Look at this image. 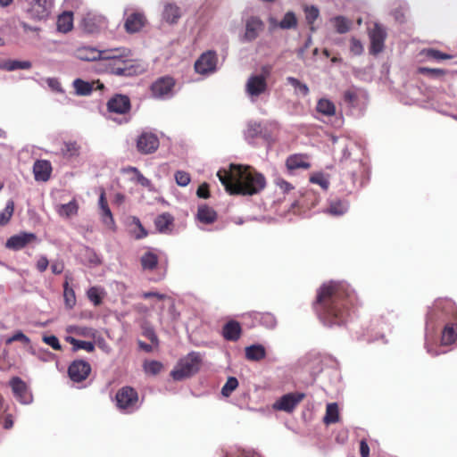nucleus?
Listing matches in <instances>:
<instances>
[{"mask_svg":"<svg viewBox=\"0 0 457 457\" xmlns=\"http://www.w3.org/2000/svg\"><path fill=\"white\" fill-rule=\"evenodd\" d=\"M457 340V324L455 323H448L445 326L442 336L441 342L445 345H450L455 343Z\"/></svg>","mask_w":457,"mask_h":457,"instance_id":"bb28decb","label":"nucleus"},{"mask_svg":"<svg viewBox=\"0 0 457 457\" xmlns=\"http://www.w3.org/2000/svg\"><path fill=\"white\" fill-rule=\"evenodd\" d=\"M176 80L171 76H162L150 86V96L156 100H167L175 95Z\"/></svg>","mask_w":457,"mask_h":457,"instance_id":"423d86ee","label":"nucleus"},{"mask_svg":"<svg viewBox=\"0 0 457 457\" xmlns=\"http://www.w3.org/2000/svg\"><path fill=\"white\" fill-rule=\"evenodd\" d=\"M159 262L158 255L152 252L147 251L140 257V264L144 270H154L157 268Z\"/></svg>","mask_w":457,"mask_h":457,"instance_id":"cd10ccee","label":"nucleus"},{"mask_svg":"<svg viewBox=\"0 0 457 457\" xmlns=\"http://www.w3.org/2000/svg\"><path fill=\"white\" fill-rule=\"evenodd\" d=\"M202 363L199 353L192 352L181 359L176 368L171 371V377L175 380H182L195 374Z\"/></svg>","mask_w":457,"mask_h":457,"instance_id":"20e7f679","label":"nucleus"},{"mask_svg":"<svg viewBox=\"0 0 457 457\" xmlns=\"http://www.w3.org/2000/svg\"><path fill=\"white\" fill-rule=\"evenodd\" d=\"M364 51V47L361 40L352 37L350 39V52L353 55H361Z\"/></svg>","mask_w":457,"mask_h":457,"instance_id":"13d9d810","label":"nucleus"},{"mask_svg":"<svg viewBox=\"0 0 457 457\" xmlns=\"http://www.w3.org/2000/svg\"><path fill=\"white\" fill-rule=\"evenodd\" d=\"M227 457H260L258 454L245 450H237L230 453Z\"/></svg>","mask_w":457,"mask_h":457,"instance_id":"338daca9","label":"nucleus"},{"mask_svg":"<svg viewBox=\"0 0 457 457\" xmlns=\"http://www.w3.org/2000/svg\"><path fill=\"white\" fill-rule=\"evenodd\" d=\"M173 224V217L170 213L158 215L154 220L156 229L161 233L170 231Z\"/></svg>","mask_w":457,"mask_h":457,"instance_id":"7c9ffc66","label":"nucleus"},{"mask_svg":"<svg viewBox=\"0 0 457 457\" xmlns=\"http://www.w3.org/2000/svg\"><path fill=\"white\" fill-rule=\"evenodd\" d=\"M347 209V204L342 200L337 199L329 203V205L327 208V212L334 216H340L345 213Z\"/></svg>","mask_w":457,"mask_h":457,"instance_id":"473e14b6","label":"nucleus"},{"mask_svg":"<svg viewBox=\"0 0 457 457\" xmlns=\"http://www.w3.org/2000/svg\"><path fill=\"white\" fill-rule=\"evenodd\" d=\"M336 105L335 104L327 98H320L317 102L316 111L328 117L334 116L336 114Z\"/></svg>","mask_w":457,"mask_h":457,"instance_id":"c756f323","label":"nucleus"},{"mask_svg":"<svg viewBox=\"0 0 457 457\" xmlns=\"http://www.w3.org/2000/svg\"><path fill=\"white\" fill-rule=\"evenodd\" d=\"M342 170L343 178H349L354 186L359 179H362L367 171V168L359 160H345L343 162Z\"/></svg>","mask_w":457,"mask_h":457,"instance_id":"6e6552de","label":"nucleus"},{"mask_svg":"<svg viewBox=\"0 0 457 457\" xmlns=\"http://www.w3.org/2000/svg\"><path fill=\"white\" fill-rule=\"evenodd\" d=\"M43 341L54 350L60 351L62 349V345L59 342V339L57 338V337L54 335L44 336Z\"/></svg>","mask_w":457,"mask_h":457,"instance_id":"052dcab7","label":"nucleus"},{"mask_svg":"<svg viewBox=\"0 0 457 457\" xmlns=\"http://www.w3.org/2000/svg\"><path fill=\"white\" fill-rule=\"evenodd\" d=\"M53 0H30L28 14L34 20H44L50 14Z\"/></svg>","mask_w":457,"mask_h":457,"instance_id":"f8f14e48","label":"nucleus"},{"mask_svg":"<svg viewBox=\"0 0 457 457\" xmlns=\"http://www.w3.org/2000/svg\"><path fill=\"white\" fill-rule=\"evenodd\" d=\"M13 212L14 202L12 200H9L6 203L5 208L0 212V226H4L10 221Z\"/></svg>","mask_w":457,"mask_h":457,"instance_id":"79ce46f5","label":"nucleus"},{"mask_svg":"<svg viewBox=\"0 0 457 457\" xmlns=\"http://www.w3.org/2000/svg\"><path fill=\"white\" fill-rule=\"evenodd\" d=\"M310 181L320 185L323 189H328L329 186V181L322 174H316L312 176Z\"/></svg>","mask_w":457,"mask_h":457,"instance_id":"e2e57ef3","label":"nucleus"},{"mask_svg":"<svg viewBox=\"0 0 457 457\" xmlns=\"http://www.w3.org/2000/svg\"><path fill=\"white\" fill-rule=\"evenodd\" d=\"M91 372L90 364L84 360L73 361L68 368L70 378L76 383L86 380Z\"/></svg>","mask_w":457,"mask_h":457,"instance_id":"9d476101","label":"nucleus"},{"mask_svg":"<svg viewBox=\"0 0 457 457\" xmlns=\"http://www.w3.org/2000/svg\"><path fill=\"white\" fill-rule=\"evenodd\" d=\"M87 297L96 306L102 303V296L99 289L96 287H92L87 290Z\"/></svg>","mask_w":457,"mask_h":457,"instance_id":"4d7b16f0","label":"nucleus"},{"mask_svg":"<svg viewBox=\"0 0 457 457\" xmlns=\"http://www.w3.org/2000/svg\"><path fill=\"white\" fill-rule=\"evenodd\" d=\"M355 292L343 282L329 281L318 290L312 307L326 326L345 324L357 304Z\"/></svg>","mask_w":457,"mask_h":457,"instance_id":"f257e3e1","label":"nucleus"},{"mask_svg":"<svg viewBox=\"0 0 457 457\" xmlns=\"http://www.w3.org/2000/svg\"><path fill=\"white\" fill-rule=\"evenodd\" d=\"M306 154H291L286 160V167L290 171L297 169L308 170L311 167V164L306 161Z\"/></svg>","mask_w":457,"mask_h":457,"instance_id":"5701e85b","label":"nucleus"},{"mask_svg":"<svg viewBox=\"0 0 457 457\" xmlns=\"http://www.w3.org/2000/svg\"><path fill=\"white\" fill-rule=\"evenodd\" d=\"M267 81L262 76L252 75L249 77L245 91L251 96H259L267 90Z\"/></svg>","mask_w":457,"mask_h":457,"instance_id":"dca6fc26","label":"nucleus"},{"mask_svg":"<svg viewBox=\"0 0 457 457\" xmlns=\"http://www.w3.org/2000/svg\"><path fill=\"white\" fill-rule=\"evenodd\" d=\"M287 81L294 87L295 90H298L301 95L303 96H306L309 95V87L306 84L302 83L299 79L294 78V77H287Z\"/></svg>","mask_w":457,"mask_h":457,"instance_id":"de8ad7c7","label":"nucleus"},{"mask_svg":"<svg viewBox=\"0 0 457 457\" xmlns=\"http://www.w3.org/2000/svg\"><path fill=\"white\" fill-rule=\"evenodd\" d=\"M323 420L327 425L336 423L339 420V411L336 403H328L327 405L326 414Z\"/></svg>","mask_w":457,"mask_h":457,"instance_id":"72a5a7b5","label":"nucleus"},{"mask_svg":"<svg viewBox=\"0 0 457 457\" xmlns=\"http://www.w3.org/2000/svg\"><path fill=\"white\" fill-rule=\"evenodd\" d=\"M304 12H305L306 21L310 25L311 30L313 31L314 30L313 23L319 18L320 11L317 7L312 5V6H305Z\"/></svg>","mask_w":457,"mask_h":457,"instance_id":"c03bdc74","label":"nucleus"},{"mask_svg":"<svg viewBox=\"0 0 457 457\" xmlns=\"http://www.w3.org/2000/svg\"><path fill=\"white\" fill-rule=\"evenodd\" d=\"M37 241V236L31 232H21L10 237L5 242V247L12 251H20L29 244Z\"/></svg>","mask_w":457,"mask_h":457,"instance_id":"4468645a","label":"nucleus"},{"mask_svg":"<svg viewBox=\"0 0 457 457\" xmlns=\"http://www.w3.org/2000/svg\"><path fill=\"white\" fill-rule=\"evenodd\" d=\"M100 212L102 222L111 230L115 231V221L110 208H104Z\"/></svg>","mask_w":457,"mask_h":457,"instance_id":"a18cd8bd","label":"nucleus"},{"mask_svg":"<svg viewBox=\"0 0 457 457\" xmlns=\"http://www.w3.org/2000/svg\"><path fill=\"white\" fill-rule=\"evenodd\" d=\"M73 87L76 94L79 96H88L93 90L92 85L81 79H76L73 81Z\"/></svg>","mask_w":457,"mask_h":457,"instance_id":"ea45409f","label":"nucleus"},{"mask_svg":"<svg viewBox=\"0 0 457 457\" xmlns=\"http://www.w3.org/2000/svg\"><path fill=\"white\" fill-rule=\"evenodd\" d=\"M368 36L370 38V54L371 55H378L382 53L387 36L386 29L378 23H375L373 28L369 29Z\"/></svg>","mask_w":457,"mask_h":457,"instance_id":"0eeeda50","label":"nucleus"},{"mask_svg":"<svg viewBox=\"0 0 457 457\" xmlns=\"http://www.w3.org/2000/svg\"><path fill=\"white\" fill-rule=\"evenodd\" d=\"M163 366L160 361H151L148 362H145L144 365L145 371L151 375H157L161 372Z\"/></svg>","mask_w":457,"mask_h":457,"instance_id":"864d4df0","label":"nucleus"},{"mask_svg":"<svg viewBox=\"0 0 457 457\" xmlns=\"http://www.w3.org/2000/svg\"><path fill=\"white\" fill-rule=\"evenodd\" d=\"M31 67V63L28 61L8 60L3 64V68L12 71L15 70H28Z\"/></svg>","mask_w":457,"mask_h":457,"instance_id":"a19ab883","label":"nucleus"},{"mask_svg":"<svg viewBox=\"0 0 457 457\" xmlns=\"http://www.w3.org/2000/svg\"><path fill=\"white\" fill-rule=\"evenodd\" d=\"M275 184L283 193H289L294 189V187L291 183L287 182L284 179L278 178L275 180Z\"/></svg>","mask_w":457,"mask_h":457,"instance_id":"0e129e2a","label":"nucleus"},{"mask_svg":"<svg viewBox=\"0 0 457 457\" xmlns=\"http://www.w3.org/2000/svg\"><path fill=\"white\" fill-rule=\"evenodd\" d=\"M175 180L179 186L186 187L190 183L191 178L189 173L183 170H178L175 173Z\"/></svg>","mask_w":457,"mask_h":457,"instance_id":"6e6d98bb","label":"nucleus"},{"mask_svg":"<svg viewBox=\"0 0 457 457\" xmlns=\"http://www.w3.org/2000/svg\"><path fill=\"white\" fill-rule=\"evenodd\" d=\"M10 386L12 387V390L13 394L22 402L27 403L28 402V387L26 383L21 380L19 377H13L10 380Z\"/></svg>","mask_w":457,"mask_h":457,"instance_id":"b1692460","label":"nucleus"},{"mask_svg":"<svg viewBox=\"0 0 457 457\" xmlns=\"http://www.w3.org/2000/svg\"><path fill=\"white\" fill-rule=\"evenodd\" d=\"M238 386V381L235 377H229L221 389V394L228 397Z\"/></svg>","mask_w":457,"mask_h":457,"instance_id":"3c124183","label":"nucleus"},{"mask_svg":"<svg viewBox=\"0 0 457 457\" xmlns=\"http://www.w3.org/2000/svg\"><path fill=\"white\" fill-rule=\"evenodd\" d=\"M33 173L37 181H47L52 173V165L49 161L37 160L33 165Z\"/></svg>","mask_w":457,"mask_h":457,"instance_id":"aec40b11","label":"nucleus"},{"mask_svg":"<svg viewBox=\"0 0 457 457\" xmlns=\"http://www.w3.org/2000/svg\"><path fill=\"white\" fill-rule=\"evenodd\" d=\"M61 151L64 156L72 157L79 154V146L76 142H64Z\"/></svg>","mask_w":457,"mask_h":457,"instance_id":"8fccbe9b","label":"nucleus"},{"mask_svg":"<svg viewBox=\"0 0 457 457\" xmlns=\"http://www.w3.org/2000/svg\"><path fill=\"white\" fill-rule=\"evenodd\" d=\"M83 29L87 33H95L99 29V26L96 24V19L94 16L87 15L82 20Z\"/></svg>","mask_w":457,"mask_h":457,"instance_id":"49530a36","label":"nucleus"},{"mask_svg":"<svg viewBox=\"0 0 457 457\" xmlns=\"http://www.w3.org/2000/svg\"><path fill=\"white\" fill-rule=\"evenodd\" d=\"M217 176L229 195H253L266 186L265 177L251 166L231 163L221 169Z\"/></svg>","mask_w":457,"mask_h":457,"instance_id":"f03ea898","label":"nucleus"},{"mask_svg":"<svg viewBox=\"0 0 457 457\" xmlns=\"http://www.w3.org/2000/svg\"><path fill=\"white\" fill-rule=\"evenodd\" d=\"M146 19L142 12H133L128 16L125 21L124 28L128 33H136L142 29L145 25Z\"/></svg>","mask_w":457,"mask_h":457,"instance_id":"a211bd4d","label":"nucleus"},{"mask_svg":"<svg viewBox=\"0 0 457 457\" xmlns=\"http://www.w3.org/2000/svg\"><path fill=\"white\" fill-rule=\"evenodd\" d=\"M67 341L73 346V351L83 349L92 353L95 350V345L92 342L79 340L72 337H68Z\"/></svg>","mask_w":457,"mask_h":457,"instance_id":"e433bc0d","label":"nucleus"},{"mask_svg":"<svg viewBox=\"0 0 457 457\" xmlns=\"http://www.w3.org/2000/svg\"><path fill=\"white\" fill-rule=\"evenodd\" d=\"M245 358L248 361H259L266 357V350L262 345H252L245 347Z\"/></svg>","mask_w":457,"mask_h":457,"instance_id":"a878e982","label":"nucleus"},{"mask_svg":"<svg viewBox=\"0 0 457 457\" xmlns=\"http://www.w3.org/2000/svg\"><path fill=\"white\" fill-rule=\"evenodd\" d=\"M49 265L48 259L46 256H40L37 261L36 268L39 272H44L46 270Z\"/></svg>","mask_w":457,"mask_h":457,"instance_id":"774afa93","label":"nucleus"},{"mask_svg":"<svg viewBox=\"0 0 457 457\" xmlns=\"http://www.w3.org/2000/svg\"><path fill=\"white\" fill-rule=\"evenodd\" d=\"M436 311H441L442 312H451L454 319L457 320V309L454 303L449 299H439L436 300L434 307L428 312L427 320L433 322L436 320Z\"/></svg>","mask_w":457,"mask_h":457,"instance_id":"2eb2a0df","label":"nucleus"},{"mask_svg":"<svg viewBox=\"0 0 457 457\" xmlns=\"http://www.w3.org/2000/svg\"><path fill=\"white\" fill-rule=\"evenodd\" d=\"M253 318L259 320L260 322L268 328H275L277 320L270 312H253Z\"/></svg>","mask_w":457,"mask_h":457,"instance_id":"c9c22d12","label":"nucleus"},{"mask_svg":"<svg viewBox=\"0 0 457 457\" xmlns=\"http://www.w3.org/2000/svg\"><path fill=\"white\" fill-rule=\"evenodd\" d=\"M63 298L65 306L68 309H72L76 304V295L74 290L69 286V282L66 280L63 283Z\"/></svg>","mask_w":457,"mask_h":457,"instance_id":"58836bf2","label":"nucleus"},{"mask_svg":"<svg viewBox=\"0 0 457 457\" xmlns=\"http://www.w3.org/2000/svg\"><path fill=\"white\" fill-rule=\"evenodd\" d=\"M221 335L227 341L237 342L241 337L242 327L237 320H228L224 324Z\"/></svg>","mask_w":457,"mask_h":457,"instance_id":"6ab92c4d","label":"nucleus"},{"mask_svg":"<svg viewBox=\"0 0 457 457\" xmlns=\"http://www.w3.org/2000/svg\"><path fill=\"white\" fill-rule=\"evenodd\" d=\"M162 15L167 22L176 23L180 17V11L177 5L169 4L165 5Z\"/></svg>","mask_w":457,"mask_h":457,"instance_id":"f704fd0d","label":"nucleus"},{"mask_svg":"<svg viewBox=\"0 0 457 457\" xmlns=\"http://www.w3.org/2000/svg\"><path fill=\"white\" fill-rule=\"evenodd\" d=\"M106 107L110 113L126 115L131 110V102L128 96L115 94L107 101Z\"/></svg>","mask_w":457,"mask_h":457,"instance_id":"1a4fd4ad","label":"nucleus"},{"mask_svg":"<svg viewBox=\"0 0 457 457\" xmlns=\"http://www.w3.org/2000/svg\"><path fill=\"white\" fill-rule=\"evenodd\" d=\"M422 53L426 57L435 60H448L452 58V55L434 48L424 49Z\"/></svg>","mask_w":457,"mask_h":457,"instance_id":"09e8293b","label":"nucleus"},{"mask_svg":"<svg viewBox=\"0 0 457 457\" xmlns=\"http://www.w3.org/2000/svg\"><path fill=\"white\" fill-rule=\"evenodd\" d=\"M127 51L123 49H112L104 51V60L107 61V68L112 74L120 76H131L136 73V67L132 60L128 58Z\"/></svg>","mask_w":457,"mask_h":457,"instance_id":"7ed1b4c3","label":"nucleus"},{"mask_svg":"<svg viewBox=\"0 0 457 457\" xmlns=\"http://www.w3.org/2000/svg\"><path fill=\"white\" fill-rule=\"evenodd\" d=\"M104 51H99L90 46H81L75 52L76 57L82 61L92 62L96 60H104Z\"/></svg>","mask_w":457,"mask_h":457,"instance_id":"4be33fe9","label":"nucleus"},{"mask_svg":"<svg viewBox=\"0 0 457 457\" xmlns=\"http://www.w3.org/2000/svg\"><path fill=\"white\" fill-rule=\"evenodd\" d=\"M304 397L303 394H287L274 403V408L285 411H292Z\"/></svg>","mask_w":457,"mask_h":457,"instance_id":"f3484780","label":"nucleus"},{"mask_svg":"<svg viewBox=\"0 0 457 457\" xmlns=\"http://www.w3.org/2000/svg\"><path fill=\"white\" fill-rule=\"evenodd\" d=\"M358 99L357 91L353 88L347 89L344 92V100L345 103L353 105Z\"/></svg>","mask_w":457,"mask_h":457,"instance_id":"680f3d73","label":"nucleus"},{"mask_svg":"<svg viewBox=\"0 0 457 457\" xmlns=\"http://www.w3.org/2000/svg\"><path fill=\"white\" fill-rule=\"evenodd\" d=\"M297 25V19L293 12H287L280 21L278 27L283 29H294Z\"/></svg>","mask_w":457,"mask_h":457,"instance_id":"37998d69","label":"nucleus"},{"mask_svg":"<svg viewBox=\"0 0 457 457\" xmlns=\"http://www.w3.org/2000/svg\"><path fill=\"white\" fill-rule=\"evenodd\" d=\"M128 170L135 173L136 179L138 184L143 187H148L150 185V180L146 179L136 167H129Z\"/></svg>","mask_w":457,"mask_h":457,"instance_id":"bf43d9fd","label":"nucleus"},{"mask_svg":"<svg viewBox=\"0 0 457 457\" xmlns=\"http://www.w3.org/2000/svg\"><path fill=\"white\" fill-rule=\"evenodd\" d=\"M78 211L79 204L75 199L71 200L68 204H59L56 207V212L59 216L66 219L77 215Z\"/></svg>","mask_w":457,"mask_h":457,"instance_id":"c85d7f7f","label":"nucleus"},{"mask_svg":"<svg viewBox=\"0 0 457 457\" xmlns=\"http://www.w3.org/2000/svg\"><path fill=\"white\" fill-rule=\"evenodd\" d=\"M196 217L204 224H212L217 220V212L212 207L203 204L198 207Z\"/></svg>","mask_w":457,"mask_h":457,"instance_id":"393cba45","label":"nucleus"},{"mask_svg":"<svg viewBox=\"0 0 457 457\" xmlns=\"http://www.w3.org/2000/svg\"><path fill=\"white\" fill-rule=\"evenodd\" d=\"M332 22L336 28V30L339 34H345L348 32L352 26V21L344 16H337L332 19Z\"/></svg>","mask_w":457,"mask_h":457,"instance_id":"4c0bfd02","label":"nucleus"},{"mask_svg":"<svg viewBox=\"0 0 457 457\" xmlns=\"http://www.w3.org/2000/svg\"><path fill=\"white\" fill-rule=\"evenodd\" d=\"M196 195L200 198L207 199L210 196L209 186L206 183L200 185L197 188Z\"/></svg>","mask_w":457,"mask_h":457,"instance_id":"69168bd1","label":"nucleus"},{"mask_svg":"<svg viewBox=\"0 0 457 457\" xmlns=\"http://www.w3.org/2000/svg\"><path fill=\"white\" fill-rule=\"evenodd\" d=\"M264 28L263 22L257 17H251L246 21L245 23V38L247 41L254 40L259 32L262 31Z\"/></svg>","mask_w":457,"mask_h":457,"instance_id":"412c9836","label":"nucleus"},{"mask_svg":"<svg viewBox=\"0 0 457 457\" xmlns=\"http://www.w3.org/2000/svg\"><path fill=\"white\" fill-rule=\"evenodd\" d=\"M159 138L152 132H143L137 140V149L142 154L154 153L159 147Z\"/></svg>","mask_w":457,"mask_h":457,"instance_id":"ddd939ff","label":"nucleus"},{"mask_svg":"<svg viewBox=\"0 0 457 457\" xmlns=\"http://www.w3.org/2000/svg\"><path fill=\"white\" fill-rule=\"evenodd\" d=\"M115 401L117 408L125 413H132L139 407L138 393L129 386H124L117 391Z\"/></svg>","mask_w":457,"mask_h":457,"instance_id":"39448f33","label":"nucleus"},{"mask_svg":"<svg viewBox=\"0 0 457 457\" xmlns=\"http://www.w3.org/2000/svg\"><path fill=\"white\" fill-rule=\"evenodd\" d=\"M419 72L423 75H427L432 78H438L442 77L446 74V71L443 69H437V68H427V67H420L419 68Z\"/></svg>","mask_w":457,"mask_h":457,"instance_id":"603ef678","label":"nucleus"},{"mask_svg":"<svg viewBox=\"0 0 457 457\" xmlns=\"http://www.w3.org/2000/svg\"><path fill=\"white\" fill-rule=\"evenodd\" d=\"M73 27V14L71 12H65L58 17L57 29L59 31L67 33Z\"/></svg>","mask_w":457,"mask_h":457,"instance_id":"2f4dec72","label":"nucleus"},{"mask_svg":"<svg viewBox=\"0 0 457 457\" xmlns=\"http://www.w3.org/2000/svg\"><path fill=\"white\" fill-rule=\"evenodd\" d=\"M217 54L214 51H207L200 55L195 62V70L199 74H209L216 70Z\"/></svg>","mask_w":457,"mask_h":457,"instance_id":"9b49d317","label":"nucleus"},{"mask_svg":"<svg viewBox=\"0 0 457 457\" xmlns=\"http://www.w3.org/2000/svg\"><path fill=\"white\" fill-rule=\"evenodd\" d=\"M21 342L24 345H29L30 343V339L21 331L15 332L12 337L6 339V345H11L13 342Z\"/></svg>","mask_w":457,"mask_h":457,"instance_id":"5fc2aeb1","label":"nucleus"}]
</instances>
